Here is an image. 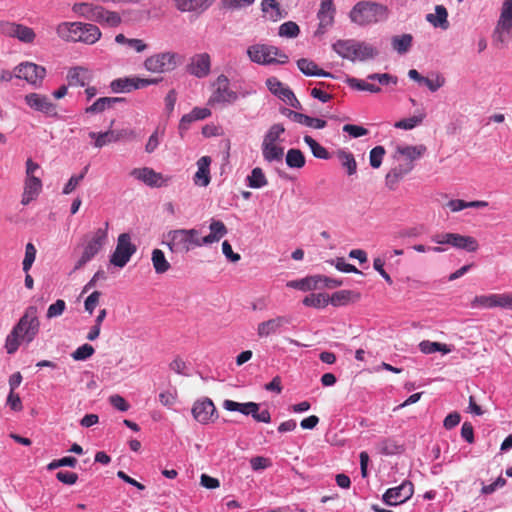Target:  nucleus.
<instances>
[{"instance_id": "obj_5", "label": "nucleus", "mask_w": 512, "mask_h": 512, "mask_svg": "<svg viewBox=\"0 0 512 512\" xmlns=\"http://www.w3.org/2000/svg\"><path fill=\"white\" fill-rule=\"evenodd\" d=\"M349 17L353 23L366 26L386 19L387 8L373 1H360L351 9Z\"/></svg>"}, {"instance_id": "obj_27", "label": "nucleus", "mask_w": 512, "mask_h": 512, "mask_svg": "<svg viewBox=\"0 0 512 512\" xmlns=\"http://www.w3.org/2000/svg\"><path fill=\"white\" fill-rule=\"evenodd\" d=\"M42 190V181L39 177H26L21 203L28 205L37 198Z\"/></svg>"}, {"instance_id": "obj_40", "label": "nucleus", "mask_w": 512, "mask_h": 512, "mask_svg": "<svg viewBox=\"0 0 512 512\" xmlns=\"http://www.w3.org/2000/svg\"><path fill=\"white\" fill-rule=\"evenodd\" d=\"M152 263L157 274H163L170 269V263L167 261L164 252L160 249L152 251Z\"/></svg>"}, {"instance_id": "obj_24", "label": "nucleus", "mask_w": 512, "mask_h": 512, "mask_svg": "<svg viewBox=\"0 0 512 512\" xmlns=\"http://www.w3.org/2000/svg\"><path fill=\"white\" fill-rule=\"evenodd\" d=\"M68 86L84 87L93 79V72L87 67L75 66L68 70L66 76Z\"/></svg>"}, {"instance_id": "obj_56", "label": "nucleus", "mask_w": 512, "mask_h": 512, "mask_svg": "<svg viewBox=\"0 0 512 512\" xmlns=\"http://www.w3.org/2000/svg\"><path fill=\"white\" fill-rule=\"evenodd\" d=\"M330 264L335 265L336 269L341 272L346 273H356L361 274L362 272L358 270L354 265L346 263L343 257L336 258L335 260L328 261Z\"/></svg>"}, {"instance_id": "obj_58", "label": "nucleus", "mask_w": 512, "mask_h": 512, "mask_svg": "<svg viewBox=\"0 0 512 512\" xmlns=\"http://www.w3.org/2000/svg\"><path fill=\"white\" fill-rule=\"evenodd\" d=\"M65 308H66L65 301L62 299H58V300H56L55 303L51 304L48 307L46 317L48 319L58 317L63 314V312L65 311Z\"/></svg>"}, {"instance_id": "obj_17", "label": "nucleus", "mask_w": 512, "mask_h": 512, "mask_svg": "<svg viewBox=\"0 0 512 512\" xmlns=\"http://www.w3.org/2000/svg\"><path fill=\"white\" fill-rule=\"evenodd\" d=\"M194 419L201 424L214 422L218 418V413L213 401L208 398L197 400L192 407Z\"/></svg>"}, {"instance_id": "obj_11", "label": "nucleus", "mask_w": 512, "mask_h": 512, "mask_svg": "<svg viewBox=\"0 0 512 512\" xmlns=\"http://www.w3.org/2000/svg\"><path fill=\"white\" fill-rule=\"evenodd\" d=\"M470 306L475 309L502 308L512 310V293L478 295L472 299Z\"/></svg>"}, {"instance_id": "obj_12", "label": "nucleus", "mask_w": 512, "mask_h": 512, "mask_svg": "<svg viewBox=\"0 0 512 512\" xmlns=\"http://www.w3.org/2000/svg\"><path fill=\"white\" fill-rule=\"evenodd\" d=\"M0 35L15 38L24 44H33L36 39V33L31 27L8 20H0Z\"/></svg>"}, {"instance_id": "obj_15", "label": "nucleus", "mask_w": 512, "mask_h": 512, "mask_svg": "<svg viewBox=\"0 0 512 512\" xmlns=\"http://www.w3.org/2000/svg\"><path fill=\"white\" fill-rule=\"evenodd\" d=\"M15 77L26 80L34 87H40L46 76V69L43 66L32 62H22L14 69Z\"/></svg>"}, {"instance_id": "obj_35", "label": "nucleus", "mask_w": 512, "mask_h": 512, "mask_svg": "<svg viewBox=\"0 0 512 512\" xmlns=\"http://www.w3.org/2000/svg\"><path fill=\"white\" fill-rule=\"evenodd\" d=\"M266 86L269 91L281 99L283 102L287 101L290 95H292L293 91L284 86L277 78L271 77L266 80Z\"/></svg>"}, {"instance_id": "obj_7", "label": "nucleus", "mask_w": 512, "mask_h": 512, "mask_svg": "<svg viewBox=\"0 0 512 512\" xmlns=\"http://www.w3.org/2000/svg\"><path fill=\"white\" fill-rule=\"evenodd\" d=\"M199 231L196 229H175L166 234V245L172 253H187L200 247Z\"/></svg>"}, {"instance_id": "obj_2", "label": "nucleus", "mask_w": 512, "mask_h": 512, "mask_svg": "<svg viewBox=\"0 0 512 512\" xmlns=\"http://www.w3.org/2000/svg\"><path fill=\"white\" fill-rule=\"evenodd\" d=\"M57 35L66 42L96 43L102 36L98 26L84 22H61L56 27Z\"/></svg>"}, {"instance_id": "obj_53", "label": "nucleus", "mask_w": 512, "mask_h": 512, "mask_svg": "<svg viewBox=\"0 0 512 512\" xmlns=\"http://www.w3.org/2000/svg\"><path fill=\"white\" fill-rule=\"evenodd\" d=\"M95 350L90 344H83L78 347L72 354V358L76 361H83L90 358L94 354Z\"/></svg>"}, {"instance_id": "obj_28", "label": "nucleus", "mask_w": 512, "mask_h": 512, "mask_svg": "<svg viewBox=\"0 0 512 512\" xmlns=\"http://www.w3.org/2000/svg\"><path fill=\"white\" fill-rule=\"evenodd\" d=\"M210 164L211 158L209 156H202L197 161V172L194 175V183L195 185L206 187L209 185L211 177H210Z\"/></svg>"}, {"instance_id": "obj_4", "label": "nucleus", "mask_w": 512, "mask_h": 512, "mask_svg": "<svg viewBox=\"0 0 512 512\" xmlns=\"http://www.w3.org/2000/svg\"><path fill=\"white\" fill-rule=\"evenodd\" d=\"M108 240V222L104 228H98L92 233L85 235L83 241V251L79 259L76 261L73 272L82 269L90 262L106 245Z\"/></svg>"}, {"instance_id": "obj_36", "label": "nucleus", "mask_w": 512, "mask_h": 512, "mask_svg": "<svg viewBox=\"0 0 512 512\" xmlns=\"http://www.w3.org/2000/svg\"><path fill=\"white\" fill-rule=\"evenodd\" d=\"M262 155L265 161L281 162L284 156V148L278 144H262L261 145Z\"/></svg>"}, {"instance_id": "obj_19", "label": "nucleus", "mask_w": 512, "mask_h": 512, "mask_svg": "<svg viewBox=\"0 0 512 512\" xmlns=\"http://www.w3.org/2000/svg\"><path fill=\"white\" fill-rule=\"evenodd\" d=\"M25 103L34 111L47 116L57 117V105L50 101L49 97L39 93H29L24 97Z\"/></svg>"}, {"instance_id": "obj_25", "label": "nucleus", "mask_w": 512, "mask_h": 512, "mask_svg": "<svg viewBox=\"0 0 512 512\" xmlns=\"http://www.w3.org/2000/svg\"><path fill=\"white\" fill-rule=\"evenodd\" d=\"M174 7L180 12L201 14L213 3V0H172Z\"/></svg>"}, {"instance_id": "obj_23", "label": "nucleus", "mask_w": 512, "mask_h": 512, "mask_svg": "<svg viewBox=\"0 0 512 512\" xmlns=\"http://www.w3.org/2000/svg\"><path fill=\"white\" fill-rule=\"evenodd\" d=\"M211 70V59L208 53L194 55L187 65V72L197 78H204Z\"/></svg>"}, {"instance_id": "obj_30", "label": "nucleus", "mask_w": 512, "mask_h": 512, "mask_svg": "<svg viewBox=\"0 0 512 512\" xmlns=\"http://www.w3.org/2000/svg\"><path fill=\"white\" fill-rule=\"evenodd\" d=\"M426 147L424 145H398L395 150L394 159L399 160V157H404L405 161H411L413 163L414 160L423 156L426 152Z\"/></svg>"}, {"instance_id": "obj_13", "label": "nucleus", "mask_w": 512, "mask_h": 512, "mask_svg": "<svg viewBox=\"0 0 512 512\" xmlns=\"http://www.w3.org/2000/svg\"><path fill=\"white\" fill-rule=\"evenodd\" d=\"M178 54L175 52H162L149 56L144 61V68L152 73H165L177 66Z\"/></svg>"}, {"instance_id": "obj_54", "label": "nucleus", "mask_w": 512, "mask_h": 512, "mask_svg": "<svg viewBox=\"0 0 512 512\" xmlns=\"http://www.w3.org/2000/svg\"><path fill=\"white\" fill-rule=\"evenodd\" d=\"M351 87L358 90L369 91L372 93H378L380 88L374 84L368 83L367 81L351 78L348 80Z\"/></svg>"}, {"instance_id": "obj_44", "label": "nucleus", "mask_w": 512, "mask_h": 512, "mask_svg": "<svg viewBox=\"0 0 512 512\" xmlns=\"http://www.w3.org/2000/svg\"><path fill=\"white\" fill-rule=\"evenodd\" d=\"M413 37L411 34H403L392 38L393 49L400 54L406 53L412 45Z\"/></svg>"}, {"instance_id": "obj_38", "label": "nucleus", "mask_w": 512, "mask_h": 512, "mask_svg": "<svg viewBox=\"0 0 512 512\" xmlns=\"http://www.w3.org/2000/svg\"><path fill=\"white\" fill-rule=\"evenodd\" d=\"M89 137L94 139V147L102 148L107 144L115 143V130L109 129L105 132H89Z\"/></svg>"}, {"instance_id": "obj_63", "label": "nucleus", "mask_w": 512, "mask_h": 512, "mask_svg": "<svg viewBox=\"0 0 512 512\" xmlns=\"http://www.w3.org/2000/svg\"><path fill=\"white\" fill-rule=\"evenodd\" d=\"M93 5H94L93 3H89V2L75 3L72 6V11L75 14H77L78 16L87 19L88 15L91 12Z\"/></svg>"}, {"instance_id": "obj_14", "label": "nucleus", "mask_w": 512, "mask_h": 512, "mask_svg": "<svg viewBox=\"0 0 512 512\" xmlns=\"http://www.w3.org/2000/svg\"><path fill=\"white\" fill-rule=\"evenodd\" d=\"M136 250V246L131 243L130 235L128 233L120 234L116 249L110 257L111 264L120 268L124 267Z\"/></svg>"}, {"instance_id": "obj_43", "label": "nucleus", "mask_w": 512, "mask_h": 512, "mask_svg": "<svg viewBox=\"0 0 512 512\" xmlns=\"http://www.w3.org/2000/svg\"><path fill=\"white\" fill-rule=\"evenodd\" d=\"M285 132L282 124H273L264 135L262 144H277L281 141L280 137Z\"/></svg>"}, {"instance_id": "obj_64", "label": "nucleus", "mask_w": 512, "mask_h": 512, "mask_svg": "<svg viewBox=\"0 0 512 512\" xmlns=\"http://www.w3.org/2000/svg\"><path fill=\"white\" fill-rule=\"evenodd\" d=\"M56 479L63 484L73 485L78 480V475L74 472L59 471L56 473Z\"/></svg>"}, {"instance_id": "obj_42", "label": "nucleus", "mask_w": 512, "mask_h": 512, "mask_svg": "<svg viewBox=\"0 0 512 512\" xmlns=\"http://www.w3.org/2000/svg\"><path fill=\"white\" fill-rule=\"evenodd\" d=\"M247 183L250 188L259 189L266 186L268 181L263 170L260 167H255L247 176Z\"/></svg>"}, {"instance_id": "obj_51", "label": "nucleus", "mask_w": 512, "mask_h": 512, "mask_svg": "<svg viewBox=\"0 0 512 512\" xmlns=\"http://www.w3.org/2000/svg\"><path fill=\"white\" fill-rule=\"evenodd\" d=\"M293 117H294L293 122L302 124L307 127H312L315 129L320 128V118L310 117V116L300 113V112H296V114L293 115Z\"/></svg>"}, {"instance_id": "obj_60", "label": "nucleus", "mask_w": 512, "mask_h": 512, "mask_svg": "<svg viewBox=\"0 0 512 512\" xmlns=\"http://www.w3.org/2000/svg\"><path fill=\"white\" fill-rule=\"evenodd\" d=\"M255 0H221L225 9L237 10L252 5Z\"/></svg>"}, {"instance_id": "obj_47", "label": "nucleus", "mask_w": 512, "mask_h": 512, "mask_svg": "<svg viewBox=\"0 0 512 512\" xmlns=\"http://www.w3.org/2000/svg\"><path fill=\"white\" fill-rule=\"evenodd\" d=\"M297 66L306 76H320V68L311 60L301 58L297 61Z\"/></svg>"}, {"instance_id": "obj_37", "label": "nucleus", "mask_w": 512, "mask_h": 512, "mask_svg": "<svg viewBox=\"0 0 512 512\" xmlns=\"http://www.w3.org/2000/svg\"><path fill=\"white\" fill-rule=\"evenodd\" d=\"M261 10L263 13L268 14L269 18L273 21H278L286 16V13H282L277 0H262Z\"/></svg>"}, {"instance_id": "obj_3", "label": "nucleus", "mask_w": 512, "mask_h": 512, "mask_svg": "<svg viewBox=\"0 0 512 512\" xmlns=\"http://www.w3.org/2000/svg\"><path fill=\"white\" fill-rule=\"evenodd\" d=\"M491 37L493 45L500 49L512 41V0H503Z\"/></svg>"}, {"instance_id": "obj_10", "label": "nucleus", "mask_w": 512, "mask_h": 512, "mask_svg": "<svg viewBox=\"0 0 512 512\" xmlns=\"http://www.w3.org/2000/svg\"><path fill=\"white\" fill-rule=\"evenodd\" d=\"M214 90L208 99V105H231L238 100L236 91L230 89V82L224 74L219 75L212 84Z\"/></svg>"}, {"instance_id": "obj_21", "label": "nucleus", "mask_w": 512, "mask_h": 512, "mask_svg": "<svg viewBox=\"0 0 512 512\" xmlns=\"http://www.w3.org/2000/svg\"><path fill=\"white\" fill-rule=\"evenodd\" d=\"M291 320L287 316H277L258 324L257 335L259 338H267L271 335L281 333L282 330L290 324Z\"/></svg>"}, {"instance_id": "obj_61", "label": "nucleus", "mask_w": 512, "mask_h": 512, "mask_svg": "<svg viewBox=\"0 0 512 512\" xmlns=\"http://www.w3.org/2000/svg\"><path fill=\"white\" fill-rule=\"evenodd\" d=\"M106 109H110L109 105L106 103L105 98H98L92 105L85 108L86 114H97L105 111Z\"/></svg>"}, {"instance_id": "obj_22", "label": "nucleus", "mask_w": 512, "mask_h": 512, "mask_svg": "<svg viewBox=\"0 0 512 512\" xmlns=\"http://www.w3.org/2000/svg\"><path fill=\"white\" fill-rule=\"evenodd\" d=\"M361 294L354 290H340L333 294H322V306L331 304L335 307L345 306L360 300Z\"/></svg>"}, {"instance_id": "obj_55", "label": "nucleus", "mask_w": 512, "mask_h": 512, "mask_svg": "<svg viewBox=\"0 0 512 512\" xmlns=\"http://www.w3.org/2000/svg\"><path fill=\"white\" fill-rule=\"evenodd\" d=\"M77 459L75 457L67 456L60 459L53 460L47 465V469L52 471L59 467H72L74 468L77 464Z\"/></svg>"}, {"instance_id": "obj_1", "label": "nucleus", "mask_w": 512, "mask_h": 512, "mask_svg": "<svg viewBox=\"0 0 512 512\" xmlns=\"http://www.w3.org/2000/svg\"><path fill=\"white\" fill-rule=\"evenodd\" d=\"M40 331V321L36 306H28L19 321L14 325L5 340L6 352L16 353L21 344L29 345Z\"/></svg>"}, {"instance_id": "obj_9", "label": "nucleus", "mask_w": 512, "mask_h": 512, "mask_svg": "<svg viewBox=\"0 0 512 512\" xmlns=\"http://www.w3.org/2000/svg\"><path fill=\"white\" fill-rule=\"evenodd\" d=\"M431 240L438 245H449L467 252H476L479 248L476 238L458 233H437L431 237Z\"/></svg>"}, {"instance_id": "obj_57", "label": "nucleus", "mask_w": 512, "mask_h": 512, "mask_svg": "<svg viewBox=\"0 0 512 512\" xmlns=\"http://www.w3.org/2000/svg\"><path fill=\"white\" fill-rule=\"evenodd\" d=\"M403 448L398 445L394 439H385L381 442V451L387 455H393L402 452Z\"/></svg>"}, {"instance_id": "obj_52", "label": "nucleus", "mask_w": 512, "mask_h": 512, "mask_svg": "<svg viewBox=\"0 0 512 512\" xmlns=\"http://www.w3.org/2000/svg\"><path fill=\"white\" fill-rule=\"evenodd\" d=\"M36 248L32 243H28L25 247V256L24 260L22 262L23 265V271L25 273L29 272V270L32 267V264L35 261L36 258Z\"/></svg>"}, {"instance_id": "obj_45", "label": "nucleus", "mask_w": 512, "mask_h": 512, "mask_svg": "<svg viewBox=\"0 0 512 512\" xmlns=\"http://www.w3.org/2000/svg\"><path fill=\"white\" fill-rule=\"evenodd\" d=\"M426 114L424 112H421L417 115H414L409 118H405L402 120H399L395 122L394 127L404 130H411L415 128L417 125L421 124L423 120L425 119Z\"/></svg>"}, {"instance_id": "obj_18", "label": "nucleus", "mask_w": 512, "mask_h": 512, "mask_svg": "<svg viewBox=\"0 0 512 512\" xmlns=\"http://www.w3.org/2000/svg\"><path fill=\"white\" fill-rule=\"evenodd\" d=\"M130 175L147 186L156 188L167 186L171 179L149 167L134 168L131 170Z\"/></svg>"}, {"instance_id": "obj_8", "label": "nucleus", "mask_w": 512, "mask_h": 512, "mask_svg": "<svg viewBox=\"0 0 512 512\" xmlns=\"http://www.w3.org/2000/svg\"><path fill=\"white\" fill-rule=\"evenodd\" d=\"M247 54L251 61L262 65L285 64L288 62V56L279 48L271 45H252L248 48Z\"/></svg>"}, {"instance_id": "obj_59", "label": "nucleus", "mask_w": 512, "mask_h": 512, "mask_svg": "<svg viewBox=\"0 0 512 512\" xmlns=\"http://www.w3.org/2000/svg\"><path fill=\"white\" fill-rule=\"evenodd\" d=\"M101 295L102 294L100 291H94L86 298L84 302V308L85 311L88 312L90 315L94 313L95 308L99 304V299Z\"/></svg>"}, {"instance_id": "obj_29", "label": "nucleus", "mask_w": 512, "mask_h": 512, "mask_svg": "<svg viewBox=\"0 0 512 512\" xmlns=\"http://www.w3.org/2000/svg\"><path fill=\"white\" fill-rule=\"evenodd\" d=\"M209 230L210 233L208 235L200 238L202 246L218 242L228 232L225 224L222 221L216 219H211Z\"/></svg>"}, {"instance_id": "obj_39", "label": "nucleus", "mask_w": 512, "mask_h": 512, "mask_svg": "<svg viewBox=\"0 0 512 512\" xmlns=\"http://www.w3.org/2000/svg\"><path fill=\"white\" fill-rule=\"evenodd\" d=\"M320 280L319 276L306 277L300 280H292L287 283L290 288L298 289L301 291H310L317 287Z\"/></svg>"}, {"instance_id": "obj_6", "label": "nucleus", "mask_w": 512, "mask_h": 512, "mask_svg": "<svg viewBox=\"0 0 512 512\" xmlns=\"http://www.w3.org/2000/svg\"><path fill=\"white\" fill-rule=\"evenodd\" d=\"M333 49L342 58L351 61H365L374 58L378 54L377 49L372 45L353 39L339 40L333 44Z\"/></svg>"}, {"instance_id": "obj_62", "label": "nucleus", "mask_w": 512, "mask_h": 512, "mask_svg": "<svg viewBox=\"0 0 512 512\" xmlns=\"http://www.w3.org/2000/svg\"><path fill=\"white\" fill-rule=\"evenodd\" d=\"M343 131L353 138H359L368 134V129L354 124H345Z\"/></svg>"}, {"instance_id": "obj_48", "label": "nucleus", "mask_w": 512, "mask_h": 512, "mask_svg": "<svg viewBox=\"0 0 512 512\" xmlns=\"http://www.w3.org/2000/svg\"><path fill=\"white\" fill-rule=\"evenodd\" d=\"M88 169L89 166H85L80 174L71 176L68 182L64 185L62 193L64 195L71 194L84 179Z\"/></svg>"}, {"instance_id": "obj_49", "label": "nucleus", "mask_w": 512, "mask_h": 512, "mask_svg": "<svg viewBox=\"0 0 512 512\" xmlns=\"http://www.w3.org/2000/svg\"><path fill=\"white\" fill-rule=\"evenodd\" d=\"M299 26L293 21H287L280 25L278 34L281 37L295 38L299 35Z\"/></svg>"}, {"instance_id": "obj_20", "label": "nucleus", "mask_w": 512, "mask_h": 512, "mask_svg": "<svg viewBox=\"0 0 512 512\" xmlns=\"http://www.w3.org/2000/svg\"><path fill=\"white\" fill-rule=\"evenodd\" d=\"M413 492V484L409 481H405L397 487L388 489L383 495V501L387 505L396 506L410 499Z\"/></svg>"}, {"instance_id": "obj_16", "label": "nucleus", "mask_w": 512, "mask_h": 512, "mask_svg": "<svg viewBox=\"0 0 512 512\" xmlns=\"http://www.w3.org/2000/svg\"><path fill=\"white\" fill-rule=\"evenodd\" d=\"M161 79H146L139 77L117 78L110 83V88L114 93H125L132 90L145 88L149 85L158 84Z\"/></svg>"}, {"instance_id": "obj_34", "label": "nucleus", "mask_w": 512, "mask_h": 512, "mask_svg": "<svg viewBox=\"0 0 512 512\" xmlns=\"http://www.w3.org/2000/svg\"><path fill=\"white\" fill-rule=\"evenodd\" d=\"M94 22L108 27H118L122 22V18L118 12L107 10L102 6V12H98Z\"/></svg>"}, {"instance_id": "obj_26", "label": "nucleus", "mask_w": 512, "mask_h": 512, "mask_svg": "<svg viewBox=\"0 0 512 512\" xmlns=\"http://www.w3.org/2000/svg\"><path fill=\"white\" fill-rule=\"evenodd\" d=\"M414 168V164L411 161H403L395 167H393L386 175V185L390 189H394L397 183Z\"/></svg>"}, {"instance_id": "obj_41", "label": "nucleus", "mask_w": 512, "mask_h": 512, "mask_svg": "<svg viewBox=\"0 0 512 512\" xmlns=\"http://www.w3.org/2000/svg\"><path fill=\"white\" fill-rule=\"evenodd\" d=\"M335 13L333 0H322V29L333 25Z\"/></svg>"}, {"instance_id": "obj_31", "label": "nucleus", "mask_w": 512, "mask_h": 512, "mask_svg": "<svg viewBox=\"0 0 512 512\" xmlns=\"http://www.w3.org/2000/svg\"><path fill=\"white\" fill-rule=\"evenodd\" d=\"M425 19L435 28L447 30L450 26L448 21V11L444 5H436L435 13H428Z\"/></svg>"}, {"instance_id": "obj_50", "label": "nucleus", "mask_w": 512, "mask_h": 512, "mask_svg": "<svg viewBox=\"0 0 512 512\" xmlns=\"http://www.w3.org/2000/svg\"><path fill=\"white\" fill-rule=\"evenodd\" d=\"M386 154L385 148L383 146H376L371 149L369 153V162L372 168L378 169L383 161V158Z\"/></svg>"}, {"instance_id": "obj_33", "label": "nucleus", "mask_w": 512, "mask_h": 512, "mask_svg": "<svg viewBox=\"0 0 512 512\" xmlns=\"http://www.w3.org/2000/svg\"><path fill=\"white\" fill-rule=\"evenodd\" d=\"M223 407L227 411H238L244 415H252L259 410V404L255 402L238 403L233 400L226 399Z\"/></svg>"}, {"instance_id": "obj_46", "label": "nucleus", "mask_w": 512, "mask_h": 512, "mask_svg": "<svg viewBox=\"0 0 512 512\" xmlns=\"http://www.w3.org/2000/svg\"><path fill=\"white\" fill-rule=\"evenodd\" d=\"M286 164L290 168H302L305 165V157L299 149H290L286 154Z\"/></svg>"}, {"instance_id": "obj_32", "label": "nucleus", "mask_w": 512, "mask_h": 512, "mask_svg": "<svg viewBox=\"0 0 512 512\" xmlns=\"http://www.w3.org/2000/svg\"><path fill=\"white\" fill-rule=\"evenodd\" d=\"M335 155L346 175L348 177L355 176L357 173V162L353 153L344 149H339L335 152Z\"/></svg>"}]
</instances>
